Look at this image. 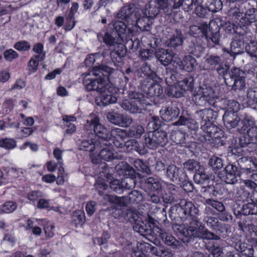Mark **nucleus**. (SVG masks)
<instances>
[{
	"instance_id": "nucleus-52",
	"label": "nucleus",
	"mask_w": 257,
	"mask_h": 257,
	"mask_svg": "<svg viewBox=\"0 0 257 257\" xmlns=\"http://www.w3.org/2000/svg\"><path fill=\"white\" fill-rule=\"evenodd\" d=\"M246 102L251 108L253 109L257 108V91L252 89L247 91Z\"/></svg>"
},
{
	"instance_id": "nucleus-41",
	"label": "nucleus",
	"mask_w": 257,
	"mask_h": 257,
	"mask_svg": "<svg viewBox=\"0 0 257 257\" xmlns=\"http://www.w3.org/2000/svg\"><path fill=\"white\" fill-rule=\"evenodd\" d=\"M125 219L132 223H136L137 225H139L140 213L134 207L127 209Z\"/></svg>"
},
{
	"instance_id": "nucleus-18",
	"label": "nucleus",
	"mask_w": 257,
	"mask_h": 257,
	"mask_svg": "<svg viewBox=\"0 0 257 257\" xmlns=\"http://www.w3.org/2000/svg\"><path fill=\"white\" fill-rule=\"evenodd\" d=\"M205 204L212 206L221 213L219 217L221 221H228L231 220V215L225 211V206L222 202L211 199H207L205 200Z\"/></svg>"
},
{
	"instance_id": "nucleus-16",
	"label": "nucleus",
	"mask_w": 257,
	"mask_h": 257,
	"mask_svg": "<svg viewBox=\"0 0 257 257\" xmlns=\"http://www.w3.org/2000/svg\"><path fill=\"white\" fill-rule=\"evenodd\" d=\"M108 146L109 145L105 146L106 147L101 150L98 155V158H95L92 154H90V156L93 163L98 164L100 160L110 161L114 159H121V156L117 155L116 153L108 147Z\"/></svg>"
},
{
	"instance_id": "nucleus-27",
	"label": "nucleus",
	"mask_w": 257,
	"mask_h": 257,
	"mask_svg": "<svg viewBox=\"0 0 257 257\" xmlns=\"http://www.w3.org/2000/svg\"><path fill=\"white\" fill-rule=\"evenodd\" d=\"M242 25L244 27V25L242 24V23L240 25H230V26H231L233 28V32L238 35V39L242 41L243 44H246V45H247L249 43H251L254 40H253V37L251 33L250 32L244 31V29L242 28Z\"/></svg>"
},
{
	"instance_id": "nucleus-47",
	"label": "nucleus",
	"mask_w": 257,
	"mask_h": 257,
	"mask_svg": "<svg viewBox=\"0 0 257 257\" xmlns=\"http://www.w3.org/2000/svg\"><path fill=\"white\" fill-rule=\"evenodd\" d=\"M134 165L136 169L143 173L150 175L152 173L151 170L146 162L142 160L137 159L134 161Z\"/></svg>"
},
{
	"instance_id": "nucleus-28",
	"label": "nucleus",
	"mask_w": 257,
	"mask_h": 257,
	"mask_svg": "<svg viewBox=\"0 0 257 257\" xmlns=\"http://www.w3.org/2000/svg\"><path fill=\"white\" fill-rule=\"evenodd\" d=\"M124 147L127 151H135L141 155H145L148 152L147 146L146 147L144 144L139 143L135 139H131L126 141L124 143Z\"/></svg>"
},
{
	"instance_id": "nucleus-5",
	"label": "nucleus",
	"mask_w": 257,
	"mask_h": 257,
	"mask_svg": "<svg viewBox=\"0 0 257 257\" xmlns=\"http://www.w3.org/2000/svg\"><path fill=\"white\" fill-rule=\"evenodd\" d=\"M85 128L87 130L93 128L95 134L101 139L99 141L103 146H107L110 144L108 141L111 140V131L99 122L98 116L91 114L86 120Z\"/></svg>"
},
{
	"instance_id": "nucleus-15",
	"label": "nucleus",
	"mask_w": 257,
	"mask_h": 257,
	"mask_svg": "<svg viewBox=\"0 0 257 257\" xmlns=\"http://www.w3.org/2000/svg\"><path fill=\"white\" fill-rule=\"evenodd\" d=\"M155 56L157 59L163 65L166 66L172 62L178 64L179 58L172 50L161 49L156 52Z\"/></svg>"
},
{
	"instance_id": "nucleus-45",
	"label": "nucleus",
	"mask_w": 257,
	"mask_h": 257,
	"mask_svg": "<svg viewBox=\"0 0 257 257\" xmlns=\"http://www.w3.org/2000/svg\"><path fill=\"white\" fill-rule=\"evenodd\" d=\"M209 179V175L205 172L202 167L198 169L194 175V180L197 184H203Z\"/></svg>"
},
{
	"instance_id": "nucleus-36",
	"label": "nucleus",
	"mask_w": 257,
	"mask_h": 257,
	"mask_svg": "<svg viewBox=\"0 0 257 257\" xmlns=\"http://www.w3.org/2000/svg\"><path fill=\"white\" fill-rule=\"evenodd\" d=\"M144 133L145 129L144 127L138 123H136L127 130V137L139 139Z\"/></svg>"
},
{
	"instance_id": "nucleus-56",
	"label": "nucleus",
	"mask_w": 257,
	"mask_h": 257,
	"mask_svg": "<svg viewBox=\"0 0 257 257\" xmlns=\"http://www.w3.org/2000/svg\"><path fill=\"white\" fill-rule=\"evenodd\" d=\"M72 221L76 227L82 225L85 221L84 213L80 210L75 211L72 215Z\"/></svg>"
},
{
	"instance_id": "nucleus-14",
	"label": "nucleus",
	"mask_w": 257,
	"mask_h": 257,
	"mask_svg": "<svg viewBox=\"0 0 257 257\" xmlns=\"http://www.w3.org/2000/svg\"><path fill=\"white\" fill-rule=\"evenodd\" d=\"M201 128L203 132V140L206 142L220 139L222 135V131L211 122L201 124Z\"/></svg>"
},
{
	"instance_id": "nucleus-34",
	"label": "nucleus",
	"mask_w": 257,
	"mask_h": 257,
	"mask_svg": "<svg viewBox=\"0 0 257 257\" xmlns=\"http://www.w3.org/2000/svg\"><path fill=\"white\" fill-rule=\"evenodd\" d=\"M243 48L244 44L240 40L238 39L232 41L230 44V50L227 51V52L234 58L236 55L243 53Z\"/></svg>"
},
{
	"instance_id": "nucleus-10",
	"label": "nucleus",
	"mask_w": 257,
	"mask_h": 257,
	"mask_svg": "<svg viewBox=\"0 0 257 257\" xmlns=\"http://www.w3.org/2000/svg\"><path fill=\"white\" fill-rule=\"evenodd\" d=\"M140 87L147 97L159 96L163 92L162 86L155 82L150 77L141 80Z\"/></svg>"
},
{
	"instance_id": "nucleus-43",
	"label": "nucleus",
	"mask_w": 257,
	"mask_h": 257,
	"mask_svg": "<svg viewBox=\"0 0 257 257\" xmlns=\"http://www.w3.org/2000/svg\"><path fill=\"white\" fill-rule=\"evenodd\" d=\"M202 167L200 163L194 159H189L183 164V169L184 171L194 173Z\"/></svg>"
},
{
	"instance_id": "nucleus-20",
	"label": "nucleus",
	"mask_w": 257,
	"mask_h": 257,
	"mask_svg": "<svg viewBox=\"0 0 257 257\" xmlns=\"http://www.w3.org/2000/svg\"><path fill=\"white\" fill-rule=\"evenodd\" d=\"M217 116V112L210 108L203 109L195 113V117L201 121V124L207 123L208 122H211Z\"/></svg>"
},
{
	"instance_id": "nucleus-22",
	"label": "nucleus",
	"mask_w": 257,
	"mask_h": 257,
	"mask_svg": "<svg viewBox=\"0 0 257 257\" xmlns=\"http://www.w3.org/2000/svg\"><path fill=\"white\" fill-rule=\"evenodd\" d=\"M237 162L240 168L246 173L257 171V163L250 157H242Z\"/></svg>"
},
{
	"instance_id": "nucleus-35",
	"label": "nucleus",
	"mask_w": 257,
	"mask_h": 257,
	"mask_svg": "<svg viewBox=\"0 0 257 257\" xmlns=\"http://www.w3.org/2000/svg\"><path fill=\"white\" fill-rule=\"evenodd\" d=\"M160 236L166 245L170 246L173 248H177L179 245V241L169 233L161 231Z\"/></svg>"
},
{
	"instance_id": "nucleus-44",
	"label": "nucleus",
	"mask_w": 257,
	"mask_h": 257,
	"mask_svg": "<svg viewBox=\"0 0 257 257\" xmlns=\"http://www.w3.org/2000/svg\"><path fill=\"white\" fill-rule=\"evenodd\" d=\"M177 35L172 36L171 38L166 42L168 47L176 48L181 46L183 43L181 31H177Z\"/></svg>"
},
{
	"instance_id": "nucleus-11",
	"label": "nucleus",
	"mask_w": 257,
	"mask_h": 257,
	"mask_svg": "<svg viewBox=\"0 0 257 257\" xmlns=\"http://www.w3.org/2000/svg\"><path fill=\"white\" fill-rule=\"evenodd\" d=\"M199 96L197 101L198 104L201 106H213L215 103L216 97L214 92L211 87H200L198 91Z\"/></svg>"
},
{
	"instance_id": "nucleus-31",
	"label": "nucleus",
	"mask_w": 257,
	"mask_h": 257,
	"mask_svg": "<svg viewBox=\"0 0 257 257\" xmlns=\"http://www.w3.org/2000/svg\"><path fill=\"white\" fill-rule=\"evenodd\" d=\"M233 243L235 249L242 255L246 257H254V249L251 245L241 242L240 240L234 242Z\"/></svg>"
},
{
	"instance_id": "nucleus-49",
	"label": "nucleus",
	"mask_w": 257,
	"mask_h": 257,
	"mask_svg": "<svg viewBox=\"0 0 257 257\" xmlns=\"http://www.w3.org/2000/svg\"><path fill=\"white\" fill-rule=\"evenodd\" d=\"M17 203L13 201H8L0 207V213H10L13 212L17 208Z\"/></svg>"
},
{
	"instance_id": "nucleus-54",
	"label": "nucleus",
	"mask_w": 257,
	"mask_h": 257,
	"mask_svg": "<svg viewBox=\"0 0 257 257\" xmlns=\"http://www.w3.org/2000/svg\"><path fill=\"white\" fill-rule=\"evenodd\" d=\"M206 6L208 11L215 13L222 9V3L221 0H207Z\"/></svg>"
},
{
	"instance_id": "nucleus-9",
	"label": "nucleus",
	"mask_w": 257,
	"mask_h": 257,
	"mask_svg": "<svg viewBox=\"0 0 257 257\" xmlns=\"http://www.w3.org/2000/svg\"><path fill=\"white\" fill-rule=\"evenodd\" d=\"M244 8L246 10L244 12V18L242 13H240L236 7L231 9L229 12L232 19L238 25L242 23L244 26L247 23H251L257 21V9L251 7L249 4L245 6Z\"/></svg>"
},
{
	"instance_id": "nucleus-33",
	"label": "nucleus",
	"mask_w": 257,
	"mask_h": 257,
	"mask_svg": "<svg viewBox=\"0 0 257 257\" xmlns=\"http://www.w3.org/2000/svg\"><path fill=\"white\" fill-rule=\"evenodd\" d=\"M213 231H215L214 234L218 237V239H214V240H219L221 237L225 238L231 233L230 226L228 224L222 223L220 222L213 229Z\"/></svg>"
},
{
	"instance_id": "nucleus-2",
	"label": "nucleus",
	"mask_w": 257,
	"mask_h": 257,
	"mask_svg": "<svg viewBox=\"0 0 257 257\" xmlns=\"http://www.w3.org/2000/svg\"><path fill=\"white\" fill-rule=\"evenodd\" d=\"M175 227L184 236L189 237L190 240L193 238H199L205 240L217 239L218 237L214 234V232L205 228L198 219L195 218L190 222L188 228L184 226L176 224Z\"/></svg>"
},
{
	"instance_id": "nucleus-1",
	"label": "nucleus",
	"mask_w": 257,
	"mask_h": 257,
	"mask_svg": "<svg viewBox=\"0 0 257 257\" xmlns=\"http://www.w3.org/2000/svg\"><path fill=\"white\" fill-rule=\"evenodd\" d=\"M114 69L105 65H101L93 67L88 73H84L83 83L85 89L88 91L95 90L99 93L106 91V89L112 91L113 87L107 83L108 77L113 72Z\"/></svg>"
},
{
	"instance_id": "nucleus-39",
	"label": "nucleus",
	"mask_w": 257,
	"mask_h": 257,
	"mask_svg": "<svg viewBox=\"0 0 257 257\" xmlns=\"http://www.w3.org/2000/svg\"><path fill=\"white\" fill-rule=\"evenodd\" d=\"M121 198H123L124 201V204L123 206H119L118 204H114L113 207L114 211L112 212L114 217L115 218L122 217L124 219L125 218V213L127 207L126 206L127 202V197H121Z\"/></svg>"
},
{
	"instance_id": "nucleus-64",
	"label": "nucleus",
	"mask_w": 257,
	"mask_h": 257,
	"mask_svg": "<svg viewBox=\"0 0 257 257\" xmlns=\"http://www.w3.org/2000/svg\"><path fill=\"white\" fill-rule=\"evenodd\" d=\"M245 49L251 57L257 58V42L256 41H253L245 45Z\"/></svg>"
},
{
	"instance_id": "nucleus-61",
	"label": "nucleus",
	"mask_w": 257,
	"mask_h": 257,
	"mask_svg": "<svg viewBox=\"0 0 257 257\" xmlns=\"http://www.w3.org/2000/svg\"><path fill=\"white\" fill-rule=\"evenodd\" d=\"M103 199L107 202H110L114 204H118L119 206H123L124 204V198L117 197L115 195H103Z\"/></svg>"
},
{
	"instance_id": "nucleus-55",
	"label": "nucleus",
	"mask_w": 257,
	"mask_h": 257,
	"mask_svg": "<svg viewBox=\"0 0 257 257\" xmlns=\"http://www.w3.org/2000/svg\"><path fill=\"white\" fill-rule=\"evenodd\" d=\"M63 165V161H60L59 163H58V174L56 182L59 185H62L65 181L68 180L67 175L65 173Z\"/></svg>"
},
{
	"instance_id": "nucleus-19",
	"label": "nucleus",
	"mask_w": 257,
	"mask_h": 257,
	"mask_svg": "<svg viewBox=\"0 0 257 257\" xmlns=\"http://www.w3.org/2000/svg\"><path fill=\"white\" fill-rule=\"evenodd\" d=\"M240 118L237 115V113L231 112L230 111H226L223 116V120L224 125L227 128H234L239 125V122L241 124V120L244 118Z\"/></svg>"
},
{
	"instance_id": "nucleus-40",
	"label": "nucleus",
	"mask_w": 257,
	"mask_h": 257,
	"mask_svg": "<svg viewBox=\"0 0 257 257\" xmlns=\"http://www.w3.org/2000/svg\"><path fill=\"white\" fill-rule=\"evenodd\" d=\"M115 89L113 87V89L112 91H108L106 89V91H103L104 93L101 97V102L102 105L106 106L111 103H115L117 100L116 97L113 93V91H115Z\"/></svg>"
},
{
	"instance_id": "nucleus-25",
	"label": "nucleus",
	"mask_w": 257,
	"mask_h": 257,
	"mask_svg": "<svg viewBox=\"0 0 257 257\" xmlns=\"http://www.w3.org/2000/svg\"><path fill=\"white\" fill-rule=\"evenodd\" d=\"M222 62L221 57L216 55H207L204 58V69L208 72L213 71Z\"/></svg>"
},
{
	"instance_id": "nucleus-8",
	"label": "nucleus",
	"mask_w": 257,
	"mask_h": 257,
	"mask_svg": "<svg viewBox=\"0 0 257 257\" xmlns=\"http://www.w3.org/2000/svg\"><path fill=\"white\" fill-rule=\"evenodd\" d=\"M245 73L236 67H233L229 71V77L225 78V83L234 91H240L245 88Z\"/></svg>"
},
{
	"instance_id": "nucleus-57",
	"label": "nucleus",
	"mask_w": 257,
	"mask_h": 257,
	"mask_svg": "<svg viewBox=\"0 0 257 257\" xmlns=\"http://www.w3.org/2000/svg\"><path fill=\"white\" fill-rule=\"evenodd\" d=\"M152 251L156 255L160 257H172L173 254L168 249L164 246L152 247Z\"/></svg>"
},
{
	"instance_id": "nucleus-59",
	"label": "nucleus",
	"mask_w": 257,
	"mask_h": 257,
	"mask_svg": "<svg viewBox=\"0 0 257 257\" xmlns=\"http://www.w3.org/2000/svg\"><path fill=\"white\" fill-rule=\"evenodd\" d=\"M111 139L114 138L123 141L127 136V131L119 128H115L111 131Z\"/></svg>"
},
{
	"instance_id": "nucleus-12",
	"label": "nucleus",
	"mask_w": 257,
	"mask_h": 257,
	"mask_svg": "<svg viewBox=\"0 0 257 257\" xmlns=\"http://www.w3.org/2000/svg\"><path fill=\"white\" fill-rule=\"evenodd\" d=\"M179 215L183 220H185L190 217H196L199 213L197 207L192 201L181 200L179 204Z\"/></svg>"
},
{
	"instance_id": "nucleus-48",
	"label": "nucleus",
	"mask_w": 257,
	"mask_h": 257,
	"mask_svg": "<svg viewBox=\"0 0 257 257\" xmlns=\"http://www.w3.org/2000/svg\"><path fill=\"white\" fill-rule=\"evenodd\" d=\"M145 182L146 184L152 187L155 191H159L162 190V181L157 177H149L146 179Z\"/></svg>"
},
{
	"instance_id": "nucleus-46",
	"label": "nucleus",
	"mask_w": 257,
	"mask_h": 257,
	"mask_svg": "<svg viewBox=\"0 0 257 257\" xmlns=\"http://www.w3.org/2000/svg\"><path fill=\"white\" fill-rule=\"evenodd\" d=\"M236 196L243 202L248 201L250 200L251 193L246 190L245 187L241 186L237 188Z\"/></svg>"
},
{
	"instance_id": "nucleus-62",
	"label": "nucleus",
	"mask_w": 257,
	"mask_h": 257,
	"mask_svg": "<svg viewBox=\"0 0 257 257\" xmlns=\"http://www.w3.org/2000/svg\"><path fill=\"white\" fill-rule=\"evenodd\" d=\"M159 9H160L159 7L157 8L156 7H152L151 6H149L148 7H146L145 10L143 13L144 16L147 17V18L152 20L159 14Z\"/></svg>"
},
{
	"instance_id": "nucleus-32",
	"label": "nucleus",
	"mask_w": 257,
	"mask_h": 257,
	"mask_svg": "<svg viewBox=\"0 0 257 257\" xmlns=\"http://www.w3.org/2000/svg\"><path fill=\"white\" fill-rule=\"evenodd\" d=\"M103 40L107 46H115L116 44L120 43L122 41V38L117 36L116 32L112 31H107L104 34Z\"/></svg>"
},
{
	"instance_id": "nucleus-50",
	"label": "nucleus",
	"mask_w": 257,
	"mask_h": 257,
	"mask_svg": "<svg viewBox=\"0 0 257 257\" xmlns=\"http://www.w3.org/2000/svg\"><path fill=\"white\" fill-rule=\"evenodd\" d=\"M134 5H129L122 7L117 14V17L122 19L129 18L134 11Z\"/></svg>"
},
{
	"instance_id": "nucleus-53",
	"label": "nucleus",
	"mask_w": 257,
	"mask_h": 257,
	"mask_svg": "<svg viewBox=\"0 0 257 257\" xmlns=\"http://www.w3.org/2000/svg\"><path fill=\"white\" fill-rule=\"evenodd\" d=\"M17 146V141L13 138H5L0 139V147L6 150H12Z\"/></svg>"
},
{
	"instance_id": "nucleus-37",
	"label": "nucleus",
	"mask_w": 257,
	"mask_h": 257,
	"mask_svg": "<svg viewBox=\"0 0 257 257\" xmlns=\"http://www.w3.org/2000/svg\"><path fill=\"white\" fill-rule=\"evenodd\" d=\"M136 24L142 31H150L152 28V21L147 17L143 16L137 20Z\"/></svg>"
},
{
	"instance_id": "nucleus-17",
	"label": "nucleus",
	"mask_w": 257,
	"mask_h": 257,
	"mask_svg": "<svg viewBox=\"0 0 257 257\" xmlns=\"http://www.w3.org/2000/svg\"><path fill=\"white\" fill-rule=\"evenodd\" d=\"M166 175L173 182H183L187 179L186 174L180 168L173 164L169 165L166 168Z\"/></svg>"
},
{
	"instance_id": "nucleus-58",
	"label": "nucleus",
	"mask_w": 257,
	"mask_h": 257,
	"mask_svg": "<svg viewBox=\"0 0 257 257\" xmlns=\"http://www.w3.org/2000/svg\"><path fill=\"white\" fill-rule=\"evenodd\" d=\"M171 139L176 144L183 145L185 144V135L180 131H173L171 135Z\"/></svg>"
},
{
	"instance_id": "nucleus-30",
	"label": "nucleus",
	"mask_w": 257,
	"mask_h": 257,
	"mask_svg": "<svg viewBox=\"0 0 257 257\" xmlns=\"http://www.w3.org/2000/svg\"><path fill=\"white\" fill-rule=\"evenodd\" d=\"M234 214L237 217L241 215H249L257 214V204L252 201L244 204L240 210L235 209Z\"/></svg>"
},
{
	"instance_id": "nucleus-63",
	"label": "nucleus",
	"mask_w": 257,
	"mask_h": 257,
	"mask_svg": "<svg viewBox=\"0 0 257 257\" xmlns=\"http://www.w3.org/2000/svg\"><path fill=\"white\" fill-rule=\"evenodd\" d=\"M209 164L213 170L220 169L223 166L222 159L215 156H213L210 158Z\"/></svg>"
},
{
	"instance_id": "nucleus-13",
	"label": "nucleus",
	"mask_w": 257,
	"mask_h": 257,
	"mask_svg": "<svg viewBox=\"0 0 257 257\" xmlns=\"http://www.w3.org/2000/svg\"><path fill=\"white\" fill-rule=\"evenodd\" d=\"M241 175V172L237 169V167L232 164L227 165L223 172L219 173V177L220 179L225 182L227 184H234L237 181V177Z\"/></svg>"
},
{
	"instance_id": "nucleus-38",
	"label": "nucleus",
	"mask_w": 257,
	"mask_h": 257,
	"mask_svg": "<svg viewBox=\"0 0 257 257\" xmlns=\"http://www.w3.org/2000/svg\"><path fill=\"white\" fill-rule=\"evenodd\" d=\"M114 48L110 53L112 59H116L117 57L122 58L124 57L126 54V50L124 45L121 43L116 44L114 46Z\"/></svg>"
},
{
	"instance_id": "nucleus-24",
	"label": "nucleus",
	"mask_w": 257,
	"mask_h": 257,
	"mask_svg": "<svg viewBox=\"0 0 257 257\" xmlns=\"http://www.w3.org/2000/svg\"><path fill=\"white\" fill-rule=\"evenodd\" d=\"M174 4L172 6L174 9H177L182 7L185 12H189L194 7L200 4L201 0H170Z\"/></svg>"
},
{
	"instance_id": "nucleus-29",
	"label": "nucleus",
	"mask_w": 257,
	"mask_h": 257,
	"mask_svg": "<svg viewBox=\"0 0 257 257\" xmlns=\"http://www.w3.org/2000/svg\"><path fill=\"white\" fill-rule=\"evenodd\" d=\"M187 51L189 53L198 58L204 53V48L197 42L196 38H192L188 42Z\"/></svg>"
},
{
	"instance_id": "nucleus-42",
	"label": "nucleus",
	"mask_w": 257,
	"mask_h": 257,
	"mask_svg": "<svg viewBox=\"0 0 257 257\" xmlns=\"http://www.w3.org/2000/svg\"><path fill=\"white\" fill-rule=\"evenodd\" d=\"M193 78L189 75L178 83L179 87L183 91H191L193 88Z\"/></svg>"
},
{
	"instance_id": "nucleus-23",
	"label": "nucleus",
	"mask_w": 257,
	"mask_h": 257,
	"mask_svg": "<svg viewBox=\"0 0 257 257\" xmlns=\"http://www.w3.org/2000/svg\"><path fill=\"white\" fill-rule=\"evenodd\" d=\"M79 149L84 151L92 152L95 149H99L102 148L101 143L97 141L95 142L92 139L79 140L77 143Z\"/></svg>"
},
{
	"instance_id": "nucleus-26",
	"label": "nucleus",
	"mask_w": 257,
	"mask_h": 257,
	"mask_svg": "<svg viewBox=\"0 0 257 257\" xmlns=\"http://www.w3.org/2000/svg\"><path fill=\"white\" fill-rule=\"evenodd\" d=\"M177 64L180 69L189 72L195 70L198 65L196 60L190 55L185 56L182 61L179 59Z\"/></svg>"
},
{
	"instance_id": "nucleus-21",
	"label": "nucleus",
	"mask_w": 257,
	"mask_h": 257,
	"mask_svg": "<svg viewBox=\"0 0 257 257\" xmlns=\"http://www.w3.org/2000/svg\"><path fill=\"white\" fill-rule=\"evenodd\" d=\"M162 118L166 121H170L176 119L180 113L179 109L176 106H163L160 110Z\"/></svg>"
},
{
	"instance_id": "nucleus-60",
	"label": "nucleus",
	"mask_w": 257,
	"mask_h": 257,
	"mask_svg": "<svg viewBox=\"0 0 257 257\" xmlns=\"http://www.w3.org/2000/svg\"><path fill=\"white\" fill-rule=\"evenodd\" d=\"M202 192L208 193L210 196L216 197L221 194V188L219 186H214L213 185H207L202 187Z\"/></svg>"
},
{
	"instance_id": "nucleus-51",
	"label": "nucleus",
	"mask_w": 257,
	"mask_h": 257,
	"mask_svg": "<svg viewBox=\"0 0 257 257\" xmlns=\"http://www.w3.org/2000/svg\"><path fill=\"white\" fill-rule=\"evenodd\" d=\"M112 26V31L116 32L117 36H120L123 39V35L125 34L126 30V24L123 22L118 21L114 22Z\"/></svg>"
},
{
	"instance_id": "nucleus-7",
	"label": "nucleus",
	"mask_w": 257,
	"mask_h": 257,
	"mask_svg": "<svg viewBox=\"0 0 257 257\" xmlns=\"http://www.w3.org/2000/svg\"><path fill=\"white\" fill-rule=\"evenodd\" d=\"M144 138L146 146L151 150H156L159 147H164L168 142L167 133L161 129L149 132L145 134Z\"/></svg>"
},
{
	"instance_id": "nucleus-3",
	"label": "nucleus",
	"mask_w": 257,
	"mask_h": 257,
	"mask_svg": "<svg viewBox=\"0 0 257 257\" xmlns=\"http://www.w3.org/2000/svg\"><path fill=\"white\" fill-rule=\"evenodd\" d=\"M128 94L131 99L123 101L121 106L131 113H141L145 109V106L149 104V102L142 93L129 91Z\"/></svg>"
},
{
	"instance_id": "nucleus-4",
	"label": "nucleus",
	"mask_w": 257,
	"mask_h": 257,
	"mask_svg": "<svg viewBox=\"0 0 257 257\" xmlns=\"http://www.w3.org/2000/svg\"><path fill=\"white\" fill-rule=\"evenodd\" d=\"M214 27V28L211 25L208 26L207 24L200 26L192 25L189 28V33L193 36L194 38L201 34L205 37L210 45H211L210 42L214 45H218L220 41L219 28L215 25Z\"/></svg>"
},
{
	"instance_id": "nucleus-6",
	"label": "nucleus",
	"mask_w": 257,
	"mask_h": 257,
	"mask_svg": "<svg viewBox=\"0 0 257 257\" xmlns=\"http://www.w3.org/2000/svg\"><path fill=\"white\" fill-rule=\"evenodd\" d=\"M242 126L240 128H238L240 133H242L244 131H246L245 136L241 137L239 139V145L242 149L246 147V146L251 142H257V136L254 134L255 128L257 127V124H256L253 118L250 116L246 115L241 120Z\"/></svg>"
}]
</instances>
